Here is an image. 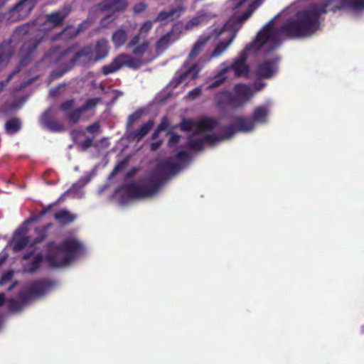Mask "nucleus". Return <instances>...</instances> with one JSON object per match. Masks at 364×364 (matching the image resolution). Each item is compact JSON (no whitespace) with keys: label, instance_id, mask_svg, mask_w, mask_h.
Returning <instances> with one entry per match:
<instances>
[{"label":"nucleus","instance_id":"79ce46f5","mask_svg":"<svg viewBox=\"0 0 364 364\" xmlns=\"http://www.w3.org/2000/svg\"><path fill=\"white\" fill-rule=\"evenodd\" d=\"M91 144H92V140H87L85 142L83 146H84V148H87L88 146H90Z\"/></svg>","mask_w":364,"mask_h":364},{"label":"nucleus","instance_id":"4468645a","mask_svg":"<svg viewBox=\"0 0 364 364\" xmlns=\"http://www.w3.org/2000/svg\"><path fill=\"white\" fill-rule=\"evenodd\" d=\"M92 173H89L83 177L80 178L79 181L73 185V186L67 191L59 200H62L66 195H70L73 198H80L83 196L82 188L85 186L91 179Z\"/></svg>","mask_w":364,"mask_h":364},{"label":"nucleus","instance_id":"2eb2a0df","mask_svg":"<svg viewBox=\"0 0 364 364\" xmlns=\"http://www.w3.org/2000/svg\"><path fill=\"white\" fill-rule=\"evenodd\" d=\"M139 36H134L128 43V47L132 50L133 53L137 57H142L149 52V43L147 41L139 43Z\"/></svg>","mask_w":364,"mask_h":364},{"label":"nucleus","instance_id":"dca6fc26","mask_svg":"<svg viewBox=\"0 0 364 364\" xmlns=\"http://www.w3.org/2000/svg\"><path fill=\"white\" fill-rule=\"evenodd\" d=\"M184 10L185 7L183 5H178L176 8L160 12L155 21L167 23L179 17Z\"/></svg>","mask_w":364,"mask_h":364},{"label":"nucleus","instance_id":"a878e982","mask_svg":"<svg viewBox=\"0 0 364 364\" xmlns=\"http://www.w3.org/2000/svg\"><path fill=\"white\" fill-rule=\"evenodd\" d=\"M11 55V48L9 44L0 46V70L6 65Z\"/></svg>","mask_w":364,"mask_h":364},{"label":"nucleus","instance_id":"f8f14e48","mask_svg":"<svg viewBox=\"0 0 364 364\" xmlns=\"http://www.w3.org/2000/svg\"><path fill=\"white\" fill-rule=\"evenodd\" d=\"M35 5L34 0H22L11 11V21H18L26 17Z\"/></svg>","mask_w":364,"mask_h":364},{"label":"nucleus","instance_id":"20e7f679","mask_svg":"<svg viewBox=\"0 0 364 364\" xmlns=\"http://www.w3.org/2000/svg\"><path fill=\"white\" fill-rule=\"evenodd\" d=\"M265 83L257 80L253 85L245 83L236 84L233 94L223 91L215 96V101L219 105H229L233 107H239L247 103L253 96L265 87Z\"/></svg>","mask_w":364,"mask_h":364},{"label":"nucleus","instance_id":"a19ab883","mask_svg":"<svg viewBox=\"0 0 364 364\" xmlns=\"http://www.w3.org/2000/svg\"><path fill=\"white\" fill-rule=\"evenodd\" d=\"M160 144H161L160 143H157V144L156 143H152L151 144V149L153 150H156L160 146Z\"/></svg>","mask_w":364,"mask_h":364},{"label":"nucleus","instance_id":"ddd939ff","mask_svg":"<svg viewBox=\"0 0 364 364\" xmlns=\"http://www.w3.org/2000/svg\"><path fill=\"white\" fill-rule=\"evenodd\" d=\"M213 15L210 12H208L205 9H202L198 11L196 16L188 21L184 28L186 30H192L198 26H203L206 23Z\"/></svg>","mask_w":364,"mask_h":364},{"label":"nucleus","instance_id":"a18cd8bd","mask_svg":"<svg viewBox=\"0 0 364 364\" xmlns=\"http://www.w3.org/2000/svg\"><path fill=\"white\" fill-rule=\"evenodd\" d=\"M119 169V166L115 167V168L114 169V171H113V172H112V174H114V173H115L116 172H117Z\"/></svg>","mask_w":364,"mask_h":364},{"label":"nucleus","instance_id":"e433bc0d","mask_svg":"<svg viewBox=\"0 0 364 364\" xmlns=\"http://www.w3.org/2000/svg\"><path fill=\"white\" fill-rule=\"evenodd\" d=\"M29 27H30V26L28 24L23 26H21V27L18 28L17 32L18 33H28V32H29V29H28Z\"/></svg>","mask_w":364,"mask_h":364},{"label":"nucleus","instance_id":"6e6552de","mask_svg":"<svg viewBox=\"0 0 364 364\" xmlns=\"http://www.w3.org/2000/svg\"><path fill=\"white\" fill-rule=\"evenodd\" d=\"M141 64V60L122 53L115 57L111 63L103 66L102 71L105 75H108L119 70L123 66L135 69L140 67Z\"/></svg>","mask_w":364,"mask_h":364},{"label":"nucleus","instance_id":"473e14b6","mask_svg":"<svg viewBox=\"0 0 364 364\" xmlns=\"http://www.w3.org/2000/svg\"><path fill=\"white\" fill-rule=\"evenodd\" d=\"M12 277H13V272L9 271V272L4 273L0 280V285H4V284H6L9 281H10Z\"/></svg>","mask_w":364,"mask_h":364},{"label":"nucleus","instance_id":"412c9836","mask_svg":"<svg viewBox=\"0 0 364 364\" xmlns=\"http://www.w3.org/2000/svg\"><path fill=\"white\" fill-rule=\"evenodd\" d=\"M67 15L68 12L63 10L54 12L50 15L47 16L45 20L46 26L50 28L59 25Z\"/></svg>","mask_w":364,"mask_h":364},{"label":"nucleus","instance_id":"39448f33","mask_svg":"<svg viewBox=\"0 0 364 364\" xmlns=\"http://www.w3.org/2000/svg\"><path fill=\"white\" fill-rule=\"evenodd\" d=\"M108 51L107 41L101 39L97 41L94 48L86 47L77 52L75 59L84 65L105 58L107 55Z\"/></svg>","mask_w":364,"mask_h":364},{"label":"nucleus","instance_id":"09e8293b","mask_svg":"<svg viewBox=\"0 0 364 364\" xmlns=\"http://www.w3.org/2000/svg\"><path fill=\"white\" fill-rule=\"evenodd\" d=\"M116 92L118 94V96H121L122 95L120 91H116Z\"/></svg>","mask_w":364,"mask_h":364},{"label":"nucleus","instance_id":"f257e3e1","mask_svg":"<svg viewBox=\"0 0 364 364\" xmlns=\"http://www.w3.org/2000/svg\"><path fill=\"white\" fill-rule=\"evenodd\" d=\"M255 127L250 118L244 117L236 118L232 125L225 127H222L218 122L208 117L196 121L183 119L181 123V130H193L194 132L188 140L177 134H170L168 146L174 149V159L161 161L157 172L153 176L122 186L116 191L114 198L120 205H125L132 198L151 196L157 192L162 179L177 172L188 160L185 145L191 149L198 150L205 145L230 138L237 132H250Z\"/></svg>","mask_w":364,"mask_h":364},{"label":"nucleus","instance_id":"f03ea898","mask_svg":"<svg viewBox=\"0 0 364 364\" xmlns=\"http://www.w3.org/2000/svg\"><path fill=\"white\" fill-rule=\"evenodd\" d=\"M229 6L232 7V16L223 27L214 28L208 35H203L195 43L189 54V59L195 58L203 50L205 43L210 41L219 39L220 41L211 53V58L220 55L229 46L236 32L242 24L250 17L252 13L259 5V0H229Z\"/></svg>","mask_w":364,"mask_h":364},{"label":"nucleus","instance_id":"58836bf2","mask_svg":"<svg viewBox=\"0 0 364 364\" xmlns=\"http://www.w3.org/2000/svg\"><path fill=\"white\" fill-rule=\"evenodd\" d=\"M7 257V254L4 252H3L0 255V264L2 263L4 261L6 260Z\"/></svg>","mask_w":364,"mask_h":364},{"label":"nucleus","instance_id":"cd10ccee","mask_svg":"<svg viewBox=\"0 0 364 364\" xmlns=\"http://www.w3.org/2000/svg\"><path fill=\"white\" fill-rule=\"evenodd\" d=\"M21 127V123L18 119H12L9 120L5 125L6 132L9 134H14Z\"/></svg>","mask_w":364,"mask_h":364},{"label":"nucleus","instance_id":"aec40b11","mask_svg":"<svg viewBox=\"0 0 364 364\" xmlns=\"http://www.w3.org/2000/svg\"><path fill=\"white\" fill-rule=\"evenodd\" d=\"M153 125L154 122L152 121H148L147 122L142 124L137 130L130 133L128 138L130 140H141L148 134V132L153 127Z\"/></svg>","mask_w":364,"mask_h":364},{"label":"nucleus","instance_id":"9b49d317","mask_svg":"<svg viewBox=\"0 0 364 364\" xmlns=\"http://www.w3.org/2000/svg\"><path fill=\"white\" fill-rule=\"evenodd\" d=\"M278 58L265 60L256 68V75L262 78H270L277 72Z\"/></svg>","mask_w":364,"mask_h":364},{"label":"nucleus","instance_id":"37998d69","mask_svg":"<svg viewBox=\"0 0 364 364\" xmlns=\"http://www.w3.org/2000/svg\"><path fill=\"white\" fill-rule=\"evenodd\" d=\"M72 136L73 137L74 139H76V136H77V132L74 131L72 132Z\"/></svg>","mask_w":364,"mask_h":364},{"label":"nucleus","instance_id":"c03bdc74","mask_svg":"<svg viewBox=\"0 0 364 364\" xmlns=\"http://www.w3.org/2000/svg\"><path fill=\"white\" fill-rule=\"evenodd\" d=\"M102 143H103L104 144H105L106 146H107V139H103L102 140Z\"/></svg>","mask_w":364,"mask_h":364},{"label":"nucleus","instance_id":"0eeeda50","mask_svg":"<svg viewBox=\"0 0 364 364\" xmlns=\"http://www.w3.org/2000/svg\"><path fill=\"white\" fill-rule=\"evenodd\" d=\"M53 287V284L48 281H39L31 284L26 294H21L20 301L16 305H14V299L9 301L10 309L12 311L18 310L21 306L26 302L30 297L42 296L50 291Z\"/></svg>","mask_w":364,"mask_h":364},{"label":"nucleus","instance_id":"2f4dec72","mask_svg":"<svg viewBox=\"0 0 364 364\" xmlns=\"http://www.w3.org/2000/svg\"><path fill=\"white\" fill-rule=\"evenodd\" d=\"M201 93V87H198L188 93V98L190 100H194L198 97Z\"/></svg>","mask_w":364,"mask_h":364},{"label":"nucleus","instance_id":"8fccbe9b","mask_svg":"<svg viewBox=\"0 0 364 364\" xmlns=\"http://www.w3.org/2000/svg\"><path fill=\"white\" fill-rule=\"evenodd\" d=\"M41 21L40 19H38V21H37L36 23H37V24H39Z\"/></svg>","mask_w":364,"mask_h":364},{"label":"nucleus","instance_id":"393cba45","mask_svg":"<svg viewBox=\"0 0 364 364\" xmlns=\"http://www.w3.org/2000/svg\"><path fill=\"white\" fill-rule=\"evenodd\" d=\"M127 5V0H107L103 6V9L117 11L124 10Z\"/></svg>","mask_w":364,"mask_h":364},{"label":"nucleus","instance_id":"c9c22d12","mask_svg":"<svg viewBox=\"0 0 364 364\" xmlns=\"http://www.w3.org/2000/svg\"><path fill=\"white\" fill-rule=\"evenodd\" d=\"M73 105L74 102L73 100L66 101L61 105V109L63 111H67L69 109L72 108L73 107Z\"/></svg>","mask_w":364,"mask_h":364},{"label":"nucleus","instance_id":"3c124183","mask_svg":"<svg viewBox=\"0 0 364 364\" xmlns=\"http://www.w3.org/2000/svg\"><path fill=\"white\" fill-rule=\"evenodd\" d=\"M14 285L15 284H13L12 286H11L9 289L11 290L14 287Z\"/></svg>","mask_w":364,"mask_h":364},{"label":"nucleus","instance_id":"c85d7f7f","mask_svg":"<svg viewBox=\"0 0 364 364\" xmlns=\"http://www.w3.org/2000/svg\"><path fill=\"white\" fill-rule=\"evenodd\" d=\"M143 111L139 109L131 114L128 119V126H131L132 124L137 122L141 117Z\"/></svg>","mask_w":364,"mask_h":364},{"label":"nucleus","instance_id":"f3484780","mask_svg":"<svg viewBox=\"0 0 364 364\" xmlns=\"http://www.w3.org/2000/svg\"><path fill=\"white\" fill-rule=\"evenodd\" d=\"M270 113V106L269 105L257 107L252 113L251 119L256 126L258 124H264L268 122V118Z\"/></svg>","mask_w":364,"mask_h":364},{"label":"nucleus","instance_id":"72a5a7b5","mask_svg":"<svg viewBox=\"0 0 364 364\" xmlns=\"http://www.w3.org/2000/svg\"><path fill=\"white\" fill-rule=\"evenodd\" d=\"M168 127V122L166 119H164L163 122L159 124L156 132L154 133V137H156L157 134L165 130Z\"/></svg>","mask_w":364,"mask_h":364},{"label":"nucleus","instance_id":"5701e85b","mask_svg":"<svg viewBox=\"0 0 364 364\" xmlns=\"http://www.w3.org/2000/svg\"><path fill=\"white\" fill-rule=\"evenodd\" d=\"M37 43L36 41L25 43L21 50V64L25 65L27 63L28 60L30 59L32 55V52L33 49L36 47Z\"/></svg>","mask_w":364,"mask_h":364},{"label":"nucleus","instance_id":"bb28decb","mask_svg":"<svg viewBox=\"0 0 364 364\" xmlns=\"http://www.w3.org/2000/svg\"><path fill=\"white\" fill-rule=\"evenodd\" d=\"M55 218L60 223L73 222L76 216L66 210H61L55 214Z\"/></svg>","mask_w":364,"mask_h":364},{"label":"nucleus","instance_id":"4be33fe9","mask_svg":"<svg viewBox=\"0 0 364 364\" xmlns=\"http://www.w3.org/2000/svg\"><path fill=\"white\" fill-rule=\"evenodd\" d=\"M53 116V111L51 109H48L46 112L43 113L41 118V124L52 131H60L61 129V127L59 125L55 124L52 121L51 118Z\"/></svg>","mask_w":364,"mask_h":364},{"label":"nucleus","instance_id":"a211bd4d","mask_svg":"<svg viewBox=\"0 0 364 364\" xmlns=\"http://www.w3.org/2000/svg\"><path fill=\"white\" fill-rule=\"evenodd\" d=\"M182 26L181 24H176L171 31V32L168 33L165 36H164L160 40H159L156 43V49L159 51H163L166 49L169 45H171L173 41H175L178 36L175 35V31L178 28H181Z\"/></svg>","mask_w":364,"mask_h":364},{"label":"nucleus","instance_id":"9d476101","mask_svg":"<svg viewBox=\"0 0 364 364\" xmlns=\"http://www.w3.org/2000/svg\"><path fill=\"white\" fill-rule=\"evenodd\" d=\"M185 70L181 71L176 77L174 80H176V83L184 82L185 85H188L190 81L194 80L197 77L198 74L201 70V66L198 64H193L190 65L188 62L184 63Z\"/></svg>","mask_w":364,"mask_h":364},{"label":"nucleus","instance_id":"423d86ee","mask_svg":"<svg viewBox=\"0 0 364 364\" xmlns=\"http://www.w3.org/2000/svg\"><path fill=\"white\" fill-rule=\"evenodd\" d=\"M28 229L27 225L24 224L17 229L13 236V239L8 243L6 248L9 246L12 247L14 252H17L21 250L28 243L31 244V247H36V245L41 242L45 238L44 230L38 232V235L33 240V241L28 240L27 237Z\"/></svg>","mask_w":364,"mask_h":364},{"label":"nucleus","instance_id":"4c0bfd02","mask_svg":"<svg viewBox=\"0 0 364 364\" xmlns=\"http://www.w3.org/2000/svg\"><path fill=\"white\" fill-rule=\"evenodd\" d=\"M144 9H145V5L143 3H141L134 8V11L136 13L141 12L143 10H144Z\"/></svg>","mask_w":364,"mask_h":364},{"label":"nucleus","instance_id":"49530a36","mask_svg":"<svg viewBox=\"0 0 364 364\" xmlns=\"http://www.w3.org/2000/svg\"><path fill=\"white\" fill-rule=\"evenodd\" d=\"M24 101H25V100H24L23 101H22V102H21V103H19V104L14 105V108H16V107H19V106H20V105H21Z\"/></svg>","mask_w":364,"mask_h":364},{"label":"nucleus","instance_id":"ea45409f","mask_svg":"<svg viewBox=\"0 0 364 364\" xmlns=\"http://www.w3.org/2000/svg\"><path fill=\"white\" fill-rule=\"evenodd\" d=\"M5 301V294L3 293L0 294V306L4 303Z\"/></svg>","mask_w":364,"mask_h":364},{"label":"nucleus","instance_id":"1a4fd4ad","mask_svg":"<svg viewBox=\"0 0 364 364\" xmlns=\"http://www.w3.org/2000/svg\"><path fill=\"white\" fill-rule=\"evenodd\" d=\"M347 9L357 12L364 9V0H329V10Z\"/></svg>","mask_w":364,"mask_h":364},{"label":"nucleus","instance_id":"f704fd0d","mask_svg":"<svg viewBox=\"0 0 364 364\" xmlns=\"http://www.w3.org/2000/svg\"><path fill=\"white\" fill-rule=\"evenodd\" d=\"M87 132L90 133H97L100 132V125L98 123H95L87 127Z\"/></svg>","mask_w":364,"mask_h":364},{"label":"nucleus","instance_id":"6ab92c4d","mask_svg":"<svg viewBox=\"0 0 364 364\" xmlns=\"http://www.w3.org/2000/svg\"><path fill=\"white\" fill-rule=\"evenodd\" d=\"M99 100L98 98L90 99L86 102L83 107L77 109L69 113L68 117L70 121L73 123L76 122L79 119L80 115L83 110L92 109L98 103Z\"/></svg>","mask_w":364,"mask_h":364},{"label":"nucleus","instance_id":"7ed1b4c3","mask_svg":"<svg viewBox=\"0 0 364 364\" xmlns=\"http://www.w3.org/2000/svg\"><path fill=\"white\" fill-rule=\"evenodd\" d=\"M84 251L82 243L74 236L66 237L60 244L50 243L44 255L36 247L23 257L24 269L32 272L37 269L43 259L53 267H63Z\"/></svg>","mask_w":364,"mask_h":364},{"label":"nucleus","instance_id":"b1692460","mask_svg":"<svg viewBox=\"0 0 364 364\" xmlns=\"http://www.w3.org/2000/svg\"><path fill=\"white\" fill-rule=\"evenodd\" d=\"M112 39L115 47L119 48L125 43L127 39V31L123 28H120L114 32Z\"/></svg>","mask_w":364,"mask_h":364},{"label":"nucleus","instance_id":"de8ad7c7","mask_svg":"<svg viewBox=\"0 0 364 364\" xmlns=\"http://www.w3.org/2000/svg\"><path fill=\"white\" fill-rule=\"evenodd\" d=\"M70 29H66L62 33H61V36H64L65 35V33L69 31Z\"/></svg>","mask_w":364,"mask_h":364},{"label":"nucleus","instance_id":"7c9ffc66","mask_svg":"<svg viewBox=\"0 0 364 364\" xmlns=\"http://www.w3.org/2000/svg\"><path fill=\"white\" fill-rule=\"evenodd\" d=\"M77 53H73L71 50H67L65 52V55L67 56V58L70 61L71 65L69 68H72V66L75 64V63H77L81 64L78 60L75 59L76 54Z\"/></svg>","mask_w":364,"mask_h":364},{"label":"nucleus","instance_id":"c756f323","mask_svg":"<svg viewBox=\"0 0 364 364\" xmlns=\"http://www.w3.org/2000/svg\"><path fill=\"white\" fill-rule=\"evenodd\" d=\"M153 22L151 21H145L141 26L139 29V33L141 35L147 33L152 28Z\"/></svg>","mask_w":364,"mask_h":364},{"label":"nucleus","instance_id":"603ef678","mask_svg":"<svg viewBox=\"0 0 364 364\" xmlns=\"http://www.w3.org/2000/svg\"><path fill=\"white\" fill-rule=\"evenodd\" d=\"M11 78V75H10L8 78V80H9Z\"/></svg>","mask_w":364,"mask_h":364}]
</instances>
